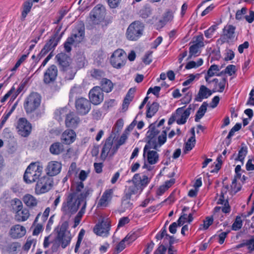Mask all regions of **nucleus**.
I'll use <instances>...</instances> for the list:
<instances>
[{
	"mask_svg": "<svg viewBox=\"0 0 254 254\" xmlns=\"http://www.w3.org/2000/svg\"><path fill=\"white\" fill-rule=\"evenodd\" d=\"M82 201L75 193H69L62 203L61 211L64 215H72L76 212Z\"/></svg>",
	"mask_w": 254,
	"mask_h": 254,
	"instance_id": "nucleus-1",
	"label": "nucleus"
},
{
	"mask_svg": "<svg viewBox=\"0 0 254 254\" xmlns=\"http://www.w3.org/2000/svg\"><path fill=\"white\" fill-rule=\"evenodd\" d=\"M43 168L38 163H31L26 168L24 176V181L28 184L36 182L42 176Z\"/></svg>",
	"mask_w": 254,
	"mask_h": 254,
	"instance_id": "nucleus-2",
	"label": "nucleus"
},
{
	"mask_svg": "<svg viewBox=\"0 0 254 254\" xmlns=\"http://www.w3.org/2000/svg\"><path fill=\"white\" fill-rule=\"evenodd\" d=\"M132 181L133 185L129 187L125 194L130 197L133 194L140 193L149 183L150 179L145 175L141 178L139 174H135Z\"/></svg>",
	"mask_w": 254,
	"mask_h": 254,
	"instance_id": "nucleus-3",
	"label": "nucleus"
},
{
	"mask_svg": "<svg viewBox=\"0 0 254 254\" xmlns=\"http://www.w3.org/2000/svg\"><path fill=\"white\" fill-rule=\"evenodd\" d=\"M84 38V27L80 26L76 27L73 31L72 34L68 37L64 44V48L66 52H70L71 50V45H76L82 41Z\"/></svg>",
	"mask_w": 254,
	"mask_h": 254,
	"instance_id": "nucleus-4",
	"label": "nucleus"
},
{
	"mask_svg": "<svg viewBox=\"0 0 254 254\" xmlns=\"http://www.w3.org/2000/svg\"><path fill=\"white\" fill-rule=\"evenodd\" d=\"M68 226V222L64 221L57 229L56 241L61 245L63 249H65L70 244L72 238L70 232L67 231Z\"/></svg>",
	"mask_w": 254,
	"mask_h": 254,
	"instance_id": "nucleus-5",
	"label": "nucleus"
},
{
	"mask_svg": "<svg viewBox=\"0 0 254 254\" xmlns=\"http://www.w3.org/2000/svg\"><path fill=\"white\" fill-rule=\"evenodd\" d=\"M54 186L53 179L47 175L42 176L36 182L34 188L35 193L41 195L49 192Z\"/></svg>",
	"mask_w": 254,
	"mask_h": 254,
	"instance_id": "nucleus-6",
	"label": "nucleus"
},
{
	"mask_svg": "<svg viewBox=\"0 0 254 254\" xmlns=\"http://www.w3.org/2000/svg\"><path fill=\"white\" fill-rule=\"evenodd\" d=\"M144 30V25L139 21H134L128 27L126 36L128 40L136 41L142 35Z\"/></svg>",
	"mask_w": 254,
	"mask_h": 254,
	"instance_id": "nucleus-7",
	"label": "nucleus"
},
{
	"mask_svg": "<svg viewBox=\"0 0 254 254\" xmlns=\"http://www.w3.org/2000/svg\"><path fill=\"white\" fill-rule=\"evenodd\" d=\"M41 101V96L37 93H32L26 99L24 108L27 113L35 111L40 106Z\"/></svg>",
	"mask_w": 254,
	"mask_h": 254,
	"instance_id": "nucleus-8",
	"label": "nucleus"
},
{
	"mask_svg": "<svg viewBox=\"0 0 254 254\" xmlns=\"http://www.w3.org/2000/svg\"><path fill=\"white\" fill-rule=\"evenodd\" d=\"M127 61V55L125 52L122 49L114 51L110 58L111 65L116 68H121L124 66Z\"/></svg>",
	"mask_w": 254,
	"mask_h": 254,
	"instance_id": "nucleus-9",
	"label": "nucleus"
},
{
	"mask_svg": "<svg viewBox=\"0 0 254 254\" xmlns=\"http://www.w3.org/2000/svg\"><path fill=\"white\" fill-rule=\"evenodd\" d=\"M110 229V221L108 219H103L95 225L93 228V232L98 236L107 237L109 235Z\"/></svg>",
	"mask_w": 254,
	"mask_h": 254,
	"instance_id": "nucleus-10",
	"label": "nucleus"
},
{
	"mask_svg": "<svg viewBox=\"0 0 254 254\" xmlns=\"http://www.w3.org/2000/svg\"><path fill=\"white\" fill-rule=\"evenodd\" d=\"M60 39L61 37H58L57 34L51 37L38 54L37 58V62H39L42 58L47 55L50 51L54 50L58 45Z\"/></svg>",
	"mask_w": 254,
	"mask_h": 254,
	"instance_id": "nucleus-11",
	"label": "nucleus"
},
{
	"mask_svg": "<svg viewBox=\"0 0 254 254\" xmlns=\"http://www.w3.org/2000/svg\"><path fill=\"white\" fill-rule=\"evenodd\" d=\"M106 13L105 7L101 4L96 5L90 13V18L93 24H98L104 19Z\"/></svg>",
	"mask_w": 254,
	"mask_h": 254,
	"instance_id": "nucleus-12",
	"label": "nucleus"
},
{
	"mask_svg": "<svg viewBox=\"0 0 254 254\" xmlns=\"http://www.w3.org/2000/svg\"><path fill=\"white\" fill-rule=\"evenodd\" d=\"M155 124L156 123H154L150 125L149 129L146 133L147 143L145 145V149H146L147 147L155 148L156 147L155 140L159 131L156 128Z\"/></svg>",
	"mask_w": 254,
	"mask_h": 254,
	"instance_id": "nucleus-13",
	"label": "nucleus"
},
{
	"mask_svg": "<svg viewBox=\"0 0 254 254\" xmlns=\"http://www.w3.org/2000/svg\"><path fill=\"white\" fill-rule=\"evenodd\" d=\"M56 58L59 64L62 67V69L64 71H67L68 69H70V64L71 63V59L66 54L61 53L57 55ZM72 68L71 67V69ZM72 71L71 76L69 77V79H72L74 76L75 72Z\"/></svg>",
	"mask_w": 254,
	"mask_h": 254,
	"instance_id": "nucleus-14",
	"label": "nucleus"
},
{
	"mask_svg": "<svg viewBox=\"0 0 254 254\" xmlns=\"http://www.w3.org/2000/svg\"><path fill=\"white\" fill-rule=\"evenodd\" d=\"M16 128L18 134L23 137L28 136L32 130L31 124L23 118L18 120Z\"/></svg>",
	"mask_w": 254,
	"mask_h": 254,
	"instance_id": "nucleus-15",
	"label": "nucleus"
},
{
	"mask_svg": "<svg viewBox=\"0 0 254 254\" xmlns=\"http://www.w3.org/2000/svg\"><path fill=\"white\" fill-rule=\"evenodd\" d=\"M75 108L79 114L85 115L90 110L91 102L86 98H79L75 101Z\"/></svg>",
	"mask_w": 254,
	"mask_h": 254,
	"instance_id": "nucleus-16",
	"label": "nucleus"
},
{
	"mask_svg": "<svg viewBox=\"0 0 254 254\" xmlns=\"http://www.w3.org/2000/svg\"><path fill=\"white\" fill-rule=\"evenodd\" d=\"M103 91L99 86H95L89 93L90 102L94 105L100 104L104 99Z\"/></svg>",
	"mask_w": 254,
	"mask_h": 254,
	"instance_id": "nucleus-17",
	"label": "nucleus"
},
{
	"mask_svg": "<svg viewBox=\"0 0 254 254\" xmlns=\"http://www.w3.org/2000/svg\"><path fill=\"white\" fill-rule=\"evenodd\" d=\"M191 105H190L187 109L184 110L185 106L179 108L176 110V122L178 125L185 124L189 117L192 109Z\"/></svg>",
	"mask_w": 254,
	"mask_h": 254,
	"instance_id": "nucleus-18",
	"label": "nucleus"
},
{
	"mask_svg": "<svg viewBox=\"0 0 254 254\" xmlns=\"http://www.w3.org/2000/svg\"><path fill=\"white\" fill-rule=\"evenodd\" d=\"M17 210L14 215L15 220L17 222H24L26 221L30 216L29 211L27 208H23L22 202L19 200Z\"/></svg>",
	"mask_w": 254,
	"mask_h": 254,
	"instance_id": "nucleus-19",
	"label": "nucleus"
},
{
	"mask_svg": "<svg viewBox=\"0 0 254 254\" xmlns=\"http://www.w3.org/2000/svg\"><path fill=\"white\" fill-rule=\"evenodd\" d=\"M58 75V69L57 66L51 65L45 71L44 74L43 81L46 84L53 83L55 81Z\"/></svg>",
	"mask_w": 254,
	"mask_h": 254,
	"instance_id": "nucleus-20",
	"label": "nucleus"
},
{
	"mask_svg": "<svg viewBox=\"0 0 254 254\" xmlns=\"http://www.w3.org/2000/svg\"><path fill=\"white\" fill-rule=\"evenodd\" d=\"M145 149V146L143 148L144 157L146 156V160L150 165H154L159 161V154L156 150H151L153 148L147 147Z\"/></svg>",
	"mask_w": 254,
	"mask_h": 254,
	"instance_id": "nucleus-21",
	"label": "nucleus"
},
{
	"mask_svg": "<svg viewBox=\"0 0 254 254\" xmlns=\"http://www.w3.org/2000/svg\"><path fill=\"white\" fill-rule=\"evenodd\" d=\"M62 164L58 161L50 162L47 167V175L51 177L56 176L60 173Z\"/></svg>",
	"mask_w": 254,
	"mask_h": 254,
	"instance_id": "nucleus-22",
	"label": "nucleus"
},
{
	"mask_svg": "<svg viewBox=\"0 0 254 254\" xmlns=\"http://www.w3.org/2000/svg\"><path fill=\"white\" fill-rule=\"evenodd\" d=\"M213 93L212 90L209 89L205 85H200L197 94L195 95L194 101L201 102L204 99H207Z\"/></svg>",
	"mask_w": 254,
	"mask_h": 254,
	"instance_id": "nucleus-23",
	"label": "nucleus"
},
{
	"mask_svg": "<svg viewBox=\"0 0 254 254\" xmlns=\"http://www.w3.org/2000/svg\"><path fill=\"white\" fill-rule=\"evenodd\" d=\"M113 193L114 190L113 189L105 190L98 202V207L107 206L112 198Z\"/></svg>",
	"mask_w": 254,
	"mask_h": 254,
	"instance_id": "nucleus-24",
	"label": "nucleus"
},
{
	"mask_svg": "<svg viewBox=\"0 0 254 254\" xmlns=\"http://www.w3.org/2000/svg\"><path fill=\"white\" fill-rule=\"evenodd\" d=\"M83 189V183L81 182L77 184L75 190L71 193H75L79 199L83 201L85 200L86 197L91 192V190L88 188Z\"/></svg>",
	"mask_w": 254,
	"mask_h": 254,
	"instance_id": "nucleus-25",
	"label": "nucleus"
},
{
	"mask_svg": "<svg viewBox=\"0 0 254 254\" xmlns=\"http://www.w3.org/2000/svg\"><path fill=\"white\" fill-rule=\"evenodd\" d=\"M25 227L19 224L12 226L9 231L10 236L14 239L21 238L25 235Z\"/></svg>",
	"mask_w": 254,
	"mask_h": 254,
	"instance_id": "nucleus-26",
	"label": "nucleus"
},
{
	"mask_svg": "<svg viewBox=\"0 0 254 254\" xmlns=\"http://www.w3.org/2000/svg\"><path fill=\"white\" fill-rule=\"evenodd\" d=\"M113 145V141L110 137L108 138L103 145L100 157L101 160L104 161L109 153L111 155L112 147Z\"/></svg>",
	"mask_w": 254,
	"mask_h": 254,
	"instance_id": "nucleus-27",
	"label": "nucleus"
},
{
	"mask_svg": "<svg viewBox=\"0 0 254 254\" xmlns=\"http://www.w3.org/2000/svg\"><path fill=\"white\" fill-rule=\"evenodd\" d=\"M212 82L213 84L212 89L213 93L216 92H222L224 91L226 83V79L225 78L221 79L214 78L212 80Z\"/></svg>",
	"mask_w": 254,
	"mask_h": 254,
	"instance_id": "nucleus-28",
	"label": "nucleus"
},
{
	"mask_svg": "<svg viewBox=\"0 0 254 254\" xmlns=\"http://www.w3.org/2000/svg\"><path fill=\"white\" fill-rule=\"evenodd\" d=\"M76 136V133L73 130L66 129L62 134V140L64 143L70 144L75 141Z\"/></svg>",
	"mask_w": 254,
	"mask_h": 254,
	"instance_id": "nucleus-29",
	"label": "nucleus"
},
{
	"mask_svg": "<svg viewBox=\"0 0 254 254\" xmlns=\"http://www.w3.org/2000/svg\"><path fill=\"white\" fill-rule=\"evenodd\" d=\"M80 122L79 118L75 116L73 112L69 113L65 118V124L68 127H76Z\"/></svg>",
	"mask_w": 254,
	"mask_h": 254,
	"instance_id": "nucleus-30",
	"label": "nucleus"
},
{
	"mask_svg": "<svg viewBox=\"0 0 254 254\" xmlns=\"http://www.w3.org/2000/svg\"><path fill=\"white\" fill-rule=\"evenodd\" d=\"M22 200L24 204L29 208H32L37 206L38 199L33 195L29 193L25 194Z\"/></svg>",
	"mask_w": 254,
	"mask_h": 254,
	"instance_id": "nucleus-31",
	"label": "nucleus"
},
{
	"mask_svg": "<svg viewBox=\"0 0 254 254\" xmlns=\"http://www.w3.org/2000/svg\"><path fill=\"white\" fill-rule=\"evenodd\" d=\"M101 89L105 92L109 93L113 89L114 84L112 81L106 78H103L101 80L100 83Z\"/></svg>",
	"mask_w": 254,
	"mask_h": 254,
	"instance_id": "nucleus-32",
	"label": "nucleus"
},
{
	"mask_svg": "<svg viewBox=\"0 0 254 254\" xmlns=\"http://www.w3.org/2000/svg\"><path fill=\"white\" fill-rule=\"evenodd\" d=\"M147 109L146 111V117L148 118H152L158 111L159 107V104L157 102H153L149 105H147Z\"/></svg>",
	"mask_w": 254,
	"mask_h": 254,
	"instance_id": "nucleus-33",
	"label": "nucleus"
},
{
	"mask_svg": "<svg viewBox=\"0 0 254 254\" xmlns=\"http://www.w3.org/2000/svg\"><path fill=\"white\" fill-rule=\"evenodd\" d=\"M64 151L63 144L61 142H55L50 147V152L54 155H59Z\"/></svg>",
	"mask_w": 254,
	"mask_h": 254,
	"instance_id": "nucleus-34",
	"label": "nucleus"
},
{
	"mask_svg": "<svg viewBox=\"0 0 254 254\" xmlns=\"http://www.w3.org/2000/svg\"><path fill=\"white\" fill-rule=\"evenodd\" d=\"M130 197L126 195L123 196L121 204L122 211L125 212L133 208V203L130 201Z\"/></svg>",
	"mask_w": 254,
	"mask_h": 254,
	"instance_id": "nucleus-35",
	"label": "nucleus"
},
{
	"mask_svg": "<svg viewBox=\"0 0 254 254\" xmlns=\"http://www.w3.org/2000/svg\"><path fill=\"white\" fill-rule=\"evenodd\" d=\"M208 105L206 102H204L199 108L195 116L194 120L196 122H198L204 116L207 111Z\"/></svg>",
	"mask_w": 254,
	"mask_h": 254,
	"instance_id": "nucleus-36",
	"label": "nucleus"
},
{
	"mask_svg": "<svg viewBox=\"0 0 254 254\" xmlns=\"http://www.w3.org/2000/svg\"><path fill=\"white\" fill-rule=\"evenodd\" d=\"M236 27L232 25H227L223 29V33L225 36L229 39H232L235 37V31Z\"/></svg>",
	"mask_w": 254,
	"mask_h": 254,
	"instance_id": "nucleus-37",
	"label": "nucleus"
},
{
	"mask_svg": "<svg viewBox=\"0 0 254 254\" xmlns=\"http://www.w3.org/2000/svg\"><path fill=\"white\" fill-rule=\"evenodd\" d=\"M167 140V131L166 130H163L162 132L161 135H159L157 138L155 140V144H156V147L155 148H153V149L158 150V148H160L163 144H164Z\"/></svg>",
	"mask_w": 254,
	"mask_h": 254,
	"instance_id": "nucleus-38",
	"label": "nucleus"
},
{
	"mask_svg": "<svg viewBox=\"0 0 254 254\" xmlns=\"http://www.w3.org/2000/svg\"><path fill=\"white\" fill-rule=\"evenodd\" d=\"M174 18V12L171 10H168L163 15L162 19L159 20V22L163 26L167 22L171 21Z\"/></svg>",
	"mask_w": 254,
	"mask_h": 254,
	"instance_id": "nucleus-39",
	"label": "nucleus"
},
{
	"mask_svg": "<svg viewBox=\"0 0 254 254\" xmlns=\"http://www.w3.org/2000/svg\"><path fill=\"white\" fill-rule=\"evenodd\" d=\"M68 109L66 108H63L57 110L55 112V118L59 122H61L63 120L64 117L67 116L68 115Z\"/></svg>",
	"mask_w": 254,
	"mask_h": 254,
	"instance_id": "nucleus-40",
	"label": "nucleus"
},
{
	"mask_svg": "<svg viewBox=\"0 0 254 254\" xmlns=\"http://www.w3.org/2000/svg\"><path fill=\"white\" fill-rule=\"evenodd\" d=\"M201 47L194 44L190 46L189 48V56L188 58L191 59L192 57H195L199 56L201 53Z\"/></svg>",
	"mask_w": 254,
	"mask_h": 254,
	"instance_id": "nucleus-41",
	"label": "nucleus"
},
{
	"mask_svg": "<svg viewBox=\"0 0 254 254\" xmlns=\"http://www.w3.org/2000/svg\"><path fill=\"white\" fill-rule=\"evenodd\" d=\"M132 91L133 92V90H132V89H130L128 90L127 94L126 95V96L123 101L122 107H123V109L124 110H126L127 109L130 102L133 99V96L132 95V93H131Z\"/></svg>",
	"mask_w": 254,
	"mask_h": 254,
	"instance_id": "nucleus-42",
	"label": "nucleus"
},
{
	"mask_svg": "<svg viewBox=\"0 0 254 254\" xmlns=\"http://www.w3.org/2000/svg\"><path fill=\"white\" fill-rule=\"evenodd\" d=\"M90 73L92 78L97 80L102 79L105 76L104 72L99 69L94 68L90 70Z\"/></svg>",
	"mask_w": 254,
	"mask_h": 254,
	"instance_id": "nucleus-43",
	"label": "nucleus"
},
{
	"mask_svg": "<svg viewBox=\"0 0 254 254\" xmlns=\"http://www.w3.org/2000/svg\"><path fill=\"white\" fill-rule=\"evenodd\" d=\"M33 2L30 0H28L24 2L23 4V9L21 14L23 18H25L26 17L27 14L30 11Z\"/></svg>",
	"mask_w": 254,
	"mask_h": 254,
	"instance_id": "nucleus-44",
	"label": "nucleus"
},
{
	"mask_svg": "<svg viewBox=\"0 0 254 254\" xmlns=\"http://www.w3.org/2000/svg\"><path fill=\"white\" fill-rule=\"evenodd\" d=\"M203 60L201 58L198 59L196 62L194 61H190L185 66V68L187 69H190L193 68H195L201 66L203 64Z\"/></svg>",
	"mask_w": 254,
	"mask_h": 254,
	"instance_id": "nucleus-45",
	"label": "nucleus"
},
{
	"mask_svg": "<svg viewBox=\"0 0 254 254\" xmlns=\"http://www.w3.org/2000/svg\"><path fill=\"white\" fill-rule=\"evenodd\" d=\"M247 148L246 147H242L238 152V155L235 159L242 162V165L244 164V159L247 154Z\"/></svg>",
	"mask_w": 254,
	"mask_h": 254,
	"instance_id": "nucleus-46",
	"label": "nucleus"
},
{
	"mask_svg": "<svg viewBox=\"0 0 254 254\" xmlns=\"http://www.w3.org/2000/svg\"><path fill=\"white\" fill-rule=\"evenodd\" d=\"M195 138L194 137H190L185 143L184 152L186 153L188 151L191 150L194 146Z\"/></svg>",
	"mask_w": 254,
	"mask_h": 254,
	"instance_id": "nucleus-47",
	"label": "nucleus"
},
{
	"mask_svg": "<svg viewBox=\"0 0 254 254\" xmlns=\"http://www.w3.org/2000/svg\"><path fill=\"white\" fill-rule=\"evenodd\" d=\"M84 234H85V230L82 229L80 231V232L78 235L77 241L76 242L75 249H74V252L75 253H77L78 251L79 248L80 246V244L83 240Z\"/></svg>",
	"mask_w": 254,
	"mask_h": 254,
	"instance_id": "nucleus-48",
	"label": "nucleus"
},
{
	"mask_svg": "<svg viewBox=\"0 0 254 254\" xmlns=\"http://www.w3.org/2000/svg\"><path fill=\"white\" fill-rule=\"evenodd\" d=\"M242 225L243 222L241 217L237 216L232 225V230L234 231H238L242 228Z\"/></svg>",
	"mask_w": 254,
	"mask_h": 254,
	"instance_id": "nucleus-49",
	"label": "nucleus"
},
{
	"mask_svg": "<svg viewBox=\"0 0 254 254\" xmlns=\"http://www.w3.org/2000/svg\"><path fill=\"white\" fill-rule=\"evenodd\" d=\"M220 70L218 66L216 64L211 65L207 70L206 74L209 76H213L215 75H218L217 73Z\"/></svg>",
	"mask_w": 254,
	"mask_h": 254,
	"instance_id": "nucleus-50",
	"label": "nucleus"
},
{
	"mask_svg": "<svg viewBox=\"0 0 254 254\" xmlns=\"http://www.w3.org/2000/svg\"><path fill=\"white\" fill-rule=\"evenodd\" d=\"M213 222V218L212 216L211 217H207L203 221V224L200 225L199 229H203L207 230L209 227L211 225Z\"/></svg>",
	"mask_w": 254,
	"mask_h": 254,
	"instance_id": "nucleus-51",
	"label": "nucleus"
},
{
	"mask_svg": "<svg viewBox=\"0 0 254 254\" xmlns=\"http://www.w3.org/2000/svg\"><path fill=\"white\" fill-rule=\"evenodd\" d=\"M193 44L198 46L200 47L204 46V38L202 34H200L195 37V40L193 41Z\"/></svg>",
	"mask_w": 254,
	"mask_h": 254,
	"instance_id": "nucleus-52",
	"label": "nucleus"
},
{
	"mask_svg": "<svg viewBox=\"0 0 254 254\" xmlns=\"http://www.w3.org/2000/svg\"><path fill=\"white\" fill-rule=\"evenodd\" d=\"M242 127V125L240 123H237L230 130L228 135L227 136V139H230L231 137L234 135L235 132L239 130Z\"/></svg>",
	"mask_w": 254,
	"mask_h": 254,
	"instance_id": "nucleus-53",
	"label": "nucleus"
},
{
	"mask_svg": "<svg viewBox=\"0 0 254 254\" xmlns=\"http://www.w3.org/2000/svg\"><path fill=\"white\" fill-rule=\"evenodd\" d=\"M216 29L217 26L216 25H212L207 30L204 31V33L205 37L208 39L212 38Z\"/></svg>",
	"mask_w": 254,
	"mask_h": 254,
	"instance_id": "nucleus-54",
	"label": "nucleus"
},
{
	"mask_svg": "<svg viewBox=\"0 0 254 254\" xmlns=\"http://www.w3.org/2000/svg\"><path fill=\"white\" fill-rule=\"evenodd\" d=\"M246 247L249 253H252L254 251V237H253L249 240L245 241Z\"/></svg>",
	"mask_w": 254,
	"mask_h": 254,
	"instance_id": "nucleus-55",
	"label": "nucleus"
},
{
	"mask_svg": "<svg viewBox=\"0 0 254 254\" xmlns=\"http://www.w3.org/2000/svg\"><path fill=\"white\" fill-rule=\"evenodd\" d=\"M127 238H124L116 246L115 249L116 254H118L126 248L125 243L126 242V240Z\"/></svg>",
	"mask_w": 254,
	"mask_h": 254,
	"instance_id": "nucleus-56",
	"label": "nucleus"
},
{
	"mask_svg": "<svg viewBox=\"0 0 254 254\" xmlns=\"http://www.w3.org/2000/svg\"><path fill=\"white\" fill-rule=\"evenodd\" d=\"M199 76V74H196L195 75H194L193 74H190L188 76V78L183 83V85L184 86H186L190 85L192 82V81L195 79L196 77L198 78Z\"/></svg>",
	"mask_w": 254,
	"mask_h": 254,
	"instance_id": "nucleus-57",
	"label": "nucleus"
},
{
	"mask_svg": "<svg viewBox=\"0 0 254 254\" xmlns=\"http://www.w3.org/2000/svg\"><path fill=\"white\" fill-rule=\"evenodd\" d=\"M191 99H192V93L191 92H188L181 99V101L182 104H189L191 101Z\"/></svg>",
	"mask_w": 254,
	"mask_h": 254,
	"instance_id": "nucleus-58",
	"label": "nucleus"
},
{
	"mask_svg": "<svg viewBox=\"0 0 254 254\" xmlns=\"http://www.w3.org/2000/svg\"><path fill=\"white\" fill-rule=\"evenodd\" d=\"M152 52H148L145 54L142 59V61L145 64H149L152 62Z\"/></svg>",
	"mask_w": 254,
	"mask_h": 254,
	"instance_id": "nucleus-59",
	"label": "nucleus"
},
{
	"mask_svg": "<svg viewBox=\"0 0 254 254\" xmlns=\"http://www.w3.org/2000/svg\"><path fill=\"white\" fill-rule=\"evenodd\" d=\"M123 126H124L123 120L122 119H120L118 120L114 126V130L117 131V132H119V131H120L122 129V128L123 127Z\"/></svg>",
	"mask_w": 254,
	"mask_h": 254,
	"instance_id": "nucleus-60",
	"label": "nucleus"
},
{
	"mask_svg": "<svg viewBox=\"0 0 254 254\" xmlns=\"http://www.w3.org/2000/svg\"><path fill=\"white\" fill-rule=\"evenodd\" d=\"M14 91L15 88L14 86H12L11 89L7 92V93L5 94V95L1 99L0 102L1 103H4L5 102L10 96H12Z\"/></svg>",
	"mask_w": 254,
	"mask_h": 254,
	"instance_id": "nucleus-61",
	"label": "nucleus"
},
{
	"mask_svg": "<svg viewBox=\"0 0 254 254\" xmlns=\"http://www.w3.org/2000/svg\"><path fill=\"white\" fill-rule=\"evenodd\" d=\"M236 72V66L233 64L228 65L225 69V72L229 75H232Z\"/></svg>",
	"mask_w": 254,
	"mask_h": 254,
	"instance_id": "nucleus-62",
	"label": "nucleus"
},
{
	"mask_svg": "<svg viewBox=\"0 0 254 254\" xmlns=\"http://www.w3.org/2000/svg\"><path fill=\"white\" fill-rule=\"evenodd\" d=\"M246 104L250 106H254V89H252L251 91L249 94V98Z\"/></svg>",
	"mask_w": 254,
	"mask_h": 254,
	"instance_id": "nucleus-63",
	"label": "nucleus"
},
{
	"mask_svg": "<svg viewBox=\"0 0 254 254\" xmlns=\"http://www.w3.org/2000/svg\"><path fill=\"white\" fill-rule=\"evenodd\" d=\"M167 248L163 245H160L155 250L154 254H165Z\"/></svg>",
	"mask_w": 254,
	"mask_h": 254,
	"instance_id": "nucleus-64",
	"label": "nucleus"
}]
</instances>
